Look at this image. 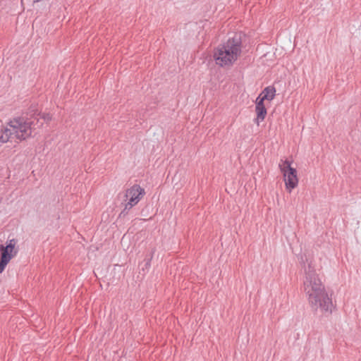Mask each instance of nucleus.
<instances>
[{"label":"nucleus","mask_w":361,"mask_h":361,"mask_svg":"<svg viewBox=\"0 0 361 361\" xmlns=\"http://www.w3.org/2000/svg\"><path fill=\"white\" fill-rule=\"evenodd\" d=\"M305 275L304 288L308 295V301L312 310L317 311L320 309L323 312L331 314L333 307L332 300L310 264H308L307 269H305Z\"/></svg>","instance_id":"nucleus-1"},{"label":"nucleus","mask_w":361,"mask_h":361,"mask_svg":"<svg viewBox=\"0 0 361 361\" xmlns=\"http://www.w3.org/2000/svg\"><path fill=\"white\" fill-rule=\"evenodd\" d=\"M243 36L242 32H235L226 42L214 48L213 58L218 66H230L237 61L242 52Z\"/></svg>","instance_id":"nucleus-2"},{"label":"nucleus","mask_w":361,"mask_h":361,"mask_svg":"<svg viewBox=\"0 0 361 361\" xmlns=\"http://www.w3.org/2000/svg\"><path fill=\"white\" fill-rule=\"evenodd\" d=\"M30 124L27 118L18 116L10 121L9 128L0 126V142L4 143L13 138L22 141L30 137Z\"/></svg>","instance_id":"nucleus-3"},{"label":"nucleus","mask_w":361,"mask_h":361,"mask_svg":"<svg viewBox=\"0 0 361 361\" xmlns=\"http://www.w3.org/2000/svg\"><path fill=\"white\" fill-rule=\"evenodd\" d=\"M20 118H27V121L32 123V125L30 124L32 128L30 137L34 136L33 133L35 135L37 133L36 130L41 128L44 123H49L52 119L49 113H42L39 110L37 104H32L26 111L23 112Z\"/></svg>","instance_id":"nucleus-4"},{"label":"nucleus","mask_w":361,"mask_h":361,"mask_svg":"<svg viewBox=\"0 0 361 361\" xmlns=\"http://www.w3.org/2000/svg\"><path fill=\"white\" fill-rule=\"evenodd\" d=\"M145 194V190L137 184L127 189L123 194L119 193L118 197H122L123 198L121 206L123 207L119 214V218L126 216L129 211L140 201Z\"/></svg>","instance_id":"nucleus-5"},{"label":"nucleus","mask_w":361,"mask_h":361,"mask_svg":"<svg viewBox=\"0 0 361 361\" xmlns=\"http://www.w3.org/2000/svg\"><path fill=\"white\" fill-rule=\"evenodd\" d=\"M283 176L286 188L290 192L298 184L297 170L295 169H289V171H284Z\"/></svg>","instance_id":"nucleus-6"},{"label":"nucleus","mask_w":361,"mask_h":361,"mask_svg":"<svg viewBox=\"0 0 361 361\" xmlns=\"http://www.w3.org/2000/svg\"><path fill=\"white\" fill-rule=\"evenodd\" d=\"M0 252V274H1L12 257L16 255L17 251H14L13 253L12 251H10L9 250H7L6 247H4V245H1Z\"/></svg>","instance_id":"nucleus-7"},{"label":"nucleus","mask_w":361,"mask_h":361,"mask_svg":"<svg viewBox=\"0 0 361 361\" xmlns=\"http://www.w3.org/2000/svg\"><path fill=\"white\" fill-rule=\"evenodd\" d=\"M155 250L153 249L149 255H147L143 262L139 264V267H141V270L143 272L142 274L145 275L149 269L151 267V261L153 258L154 253Z\"/></svg>","instance_id":"nucleus-8"},{"label":"nucleus","mask_w":361,"mask_h":361,"mask_svg":"<svg viewBox=\"0 0 361 361\" xmlns=\"http://www.w3.org/2000/svg\"><path fill=\"white\" fill-rule=\"evenodd\" d=\"M259 95L266 100L271 101L276 95V88L273 85L266 87Z\"/></svg>","instance_id":"nucleus-9"},{"label":"nucleus","mask_w":361,"mask_h":361,"mask_svg":"<svg viewBox=\"0 0 361 361\" xmlns=\"http://www.w3.org/2000/svg\"><path fill=\"white\" fill-rule=\"evenodd\" d=\"M255 111L257 114V122L259 123V121L264 120L267 111L265 106L263 107H255Z\"/></svg>","instance_id":"nucleus-10"},{"label":"nucleus","mask_w":361,"mask_h":361,"mask_svg":"<svg viewBox=\"0 0 361 361\" xmlns=\"http://www.w3.org/2000/svg\"><path fill=\"white\" fill-rule=\"evenodd\" d=\"M279 166L282 173H284V171H289V169H293L290 166V161L287 159L284 161L281 160Z\"/></svg>","instance_id":"nucleus-11"},{"label":"nucleus","mask_w":361,"mask_h":361,"mask_svg":"<svg viewBox=\"0 0 361 361\" xmlns=\"http://www.w3.org/2000/svg\"><path fill=\"white\" fill-rule=\"evenodd\" d=\"M16 243H17V240L16 239L13 238L11 240H9L7 242L6 245L4 246V247H6L7 250H9L10 251L13 252V249H14Z\"/></svg>","instance_id":"nucleus-12"},{"label":"nucleus","mask_w":361,"mask_h":361,"mask_svg":"<svg viewBox=\"0 0 361 361\" xmlns=\"http://www.w3.org/2000/svg\"><path fill=\"white\" fill-rule=\"evenodd\" d=\"M264 100L265 99H263L261 95L259 94V96L257 97L255 101V107H263L265 106L264 105Z\"/></svg>","instance_id":"nucleus-13"}]
</instances>
